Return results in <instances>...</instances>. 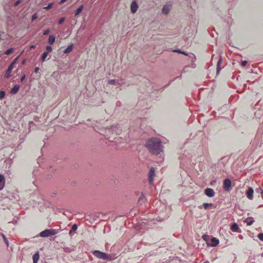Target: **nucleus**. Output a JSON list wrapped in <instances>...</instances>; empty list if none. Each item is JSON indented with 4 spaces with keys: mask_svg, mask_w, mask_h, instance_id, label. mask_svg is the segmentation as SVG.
Returning <instances> with one entry per match:
<instances>
[{
    "mask_svg": "<svg viewBox=\"0 0 263 263\" xmlns=\"http://www.w3.org/2000/svg\"><path fill=\"white\" fill-rule=\"evenodd\" d=\"M247 64V61H243L242 62H241V65L242 66L244 67Z\"/></svg>",
    "mask_w": 263,
    "mask_h": 263,
    "instance_id": "a19ab883",
    "label": "nucleus"
},
{
    "mask_svg": "<svg viewBox=\"0 0 263 263\" xmlns=\"http://www.w3.org/2000/svg\"><path fill=\"white\" fill-rule=\"evenodd\" d=\"M52 6V4H49L47 7H45V8L47 10L50 9Z\"/></svg>",
    "mask_w": 263,
    "mask_h": 263,
    "instance_id": "ea45409f",
    "label": "nucleus"
},
{
    "mask_svg": "<svg viewBox=\"0 0 263 263\" xmlns=\"http://www.w3.org/2000/svg\"><path fill=\"white\" fill-rule=\"evenodd\" d=\"M13 51V48H10L8 49H7L6 51H5V54H10V53H11Z\"/></svg>",
    "mask_w": 263,
    "mask_h": 263,
    "instance_id": "c85d7f7f",
    "label": "nucleus"
},
{
    "mask_svg": "<svg viewBox=\"0 0 263 263\" xmlns=\"http://www.w3.org/2000/svg\"><path fill=\"white\" fill-rule=\"evenodd\" d=\"M2 236L3 237V238L4 239V241L5 242V243L8 247L9 246V241H8V239H7L6 237L5 236V235L4 234H2Z\"/></svg>",
    "mask_w": 263,
    "mask_h": 263,
    "instance_id": "bb28decb",
    "label": "nucleus"
},
{
    "mask_svg": "<svg viewBox=\"0 0 263 263\" xmlns=\"http://www.w3.org/2000/svg\"><path fill=\"white\" fill-rule=\"evenodd\" d=\"M155 169L154 167H151L148 174V180L150 184H153V179L155 176Z\"/></svg>",
    "mask_w": 263,
    "mask_h": 263,
    "instance_id": "0eeeda50",
    "label": "nucleus"
},
{
    "mask_svg": "<svg viewBox=\"0 0 263 263\" xmlns=\"http://www.w3.org/2000/svg\"><path fill=\"white\" fill-rule=\"evenodd\" d=\"M47 52H51L52 50V47L50 46H47L46 47Z\"/></svg>",
    "mask_w": 263,
    "mask_h": 263,
    "instance_id": "c9c22d12",
    "label": "nucleus"
},
{
    "mask_svg": "<svg viewBox=\"0 0 263 263\" xmlns=\"http://www.w3.org/2000/svg\"><path fill=\"white\" fill-rule=\"evenodd\" d=\"M64 251L67 253H70L72 251V249L68 247L64 248Z\"/></svg>",
    "mask_w": 263,
    "mask_h": 263,
    "instance_id": "2f4dec72",
    "label": "nucleus"
},
{
    "mask_svg": "<svg viewBox=\"0 0 263 263\" xmlns=\"http://www.w3.org/2000/svg\"><path fill=\"white\" fill-rule=\"evenodd\" d=\"M25 78H26V76L24 74V75H23V76L21 77V81L22 82H23L24 81V80L25 79Z\"/></svg>",
    "mask_w": 263,
    "mask_h": 263,
    "instance_id": "37998d69",
    "label": "nucleus"
},
{
    "mask_svg": "<svg viewBox=\"0 0 263 263\" xmlns=\"http://www.w3.org/2000/svg\"><path fill=\"white\" fill-rule=\"evenodd\" d=\"M111 130L112 132H115L117 135H119L122 130V129L120 128V125L119 124L112 125L111 127Z\"/></svg>",
    "mask_w": 263,
    "mask_h": 263,
    "instance_id": "9d476101",
    "label": "nucleus"
},
{
    "mask_svg": "<svg viewBox=\"0 0 263 263\" xmlns=\"http://www.w3.org/2000/svg\"><path fill=\"white\" fill-rule=\"evenodd\" d=\"M5 92L4 90L0 91V99H3L5 96Z\"/></svg>",
    "mask_w": 263,
    "mask_h": 263,
    "instance_id": "7c9ffc66",
    "label": "nucleus"
},
{
    "mask_svg": "<svg viewBox=\"0 0 263 263\" xmlns=\"http://www.w3.org/2000/svg\"><path fill=\"white\" fill-rule=\"evenodd\" d=\"M209 236L207 235H203L202 238L205 241H207L208 239Z\"/></svg>",
    "mask_w": 263,
    "mask_h": 263,
    "instance_id": "4c0bfd02",
    "label": "nucleus"
},
{
    "mask_svg": "<svg viewBox=\"0 0 263 263\" xmlns=\"http://www.w3.org/2000/svg\"><path fill=\"white\" fill-rule=\"evenodd\" d=\"M145 146L151 154L155 155L159 154L163 148L162 141L158 138H152L148 139L146 142Z\"/></svg>",
    "mask_w": 263,
    "mask_h": 263,
    "instance_id": "f257e3e1",
    "label": "nucleus"
},
{
    "mask_svg": "<svg viewBox=\"0 0 263 263\" xmlns=\"http://www.w3.org/2000/svg\"><path fill=\"white\" fill-rule=\"evenodd\" d=\"M34 123L33 121H30L29 123V125H31V124H33Z\"/></svg>",
    "mask_w": 263,
    "mask_h": 263,
    "instance_id": "de8ad7c7",
    "label": "nucleus"
},
{
    "mask_svg": "<svg viewBox=\"0 0 263 263\" xmlns=\"http://www.w3.org/2000/svg\"><path fill=\"white\" fill-rule=\"evenodd\" d=\"M39 70H40L39 67H35L34 69V72L36 73H37L39 72Z\"/></svg>",
    "mask_w": 263,
    "mask_h": 263,
    "instance_id": "a18cd8bd",
    "label": "nucleus"
},
{
    "mask_svg": "<svg viewBox=\"0 0 263 263\" xmlns=\"http://www.w3.org/2000/svg\"><path fill=\"white\" fill-rule=\"evenodd\" d=\"M20 85H15L11 90L10 91V93L11 94H15L17 92V91H18L19 89H20Z\"/></svg>",
    "mask_w": 263,
    "mask_h": 263,
    "instance_id": "a211bd4d",
    "label": "nucleus"
},
{
    "mask_svg": "<svg viewBox=\"0 0 263 263\" xmlns=\"http://www.w3.org/2000/svg\"><path fill=\"white\" fill-rule=\"evenodd\" d=\"M258 190H260V193L261 194V197L263 199V190H262V189L259 187V188H257L256 190V192H257Z\"/></svg>",
    "mask_w": 263,
    "mask_h": 263,
    "instance_id": "58836bf2",
    "label": "nucleus"
},
{
    "mask_svg": "<svg viewBox=\"0 0 263 263\" xmlns=\"http://www.w3.org/2000/svg\"><path fill=\"white\" fill-rule=\"evenodd\" d=\"M16 60H17V58L14 59L8 66V69L5 73V78H9L10 77V76H11L10 73L11 72L12 70L14 68V65L15 64Z\"/></svg>",
    "mask_w": 263,
    "mask_h": 263,
    "instance_id": "423d86ee",
    "label": "nucleus"
},
{
    "mask_svg": "<svg viewBox=\"0 0 263 263\" xmlns=\"http://www.w3.org/2000/svg\"><path fill=\"white\" fill-rule=\"evenodd\" d=\"M174 52H178V53H183V51H182L180 49H175L174 50Z\"/></svg>",
    "mask_w": 263,
    "mask_h": 263,
    "instance_id": "c03bdc74",
    "label": "nucleus"
},
{
    "mask_svg": "<svg viewBox=\"0 0 263 263\" xmlns=\"http://www.w3.org/2000/svg\"><path fill=\"white\" fill-rule=\"evenodd\" d=\"M55 195H56V193H53L52 196L53 197V196H54Z\"/></svg>",
    "mask_w": 263,
    "mask_h": 263,
    "instance_id": "603ef678",
    "label": "nucleus"
},
{
    "mask_svg": "<svg viewBox=\"0 0 263 263\" xmlns=\"http://www.w3.org/2000/svg\"><path fill=\"white\" fill-rule=\"evenodd\" d=\"M231 230L234 232H241L238 225L236 223H233L231 226Z\"/></svg>",
    "mask_w": 263,
    "mask_h": 263,
    "instance_id": "f8f14e48",
    "label": "nucleus"
},
{
    "mask_svg": "<svg viewBox=\"0 0 263 263\" xmlns=\"http://www.w3.org/2000/svg\"><path fill=\"white\" fill-rule=\"evenodd\" d=\"M257 193H259L260 192V190H258V191L257 192Z\"/></svg>",
    "mask_w": 263,
    "mask_h": 263,
    "instance_id": "6e6d98bb",
    "label": "nucleus"
},
{
    "mask_svg": "<svg viewBox=\"0 0 263 263\" xmlns=\"http://www.w3.org/2000/svg\"><path fill=\"white\" fill-rule=\"evenodd\" d=\"M60 232L59 229H45L39 233L37 236L42 237H48L49 236H53Z\"/></svg>",
    "mask_w": 263,
    "mask_h": 263,
    "instance_id": "7ed1b4c3",
    "label": "nucleus"
},
{
    "mask_svg": "<svg viewBox=\"0 0 263 263\" xmlns=\"http://www.w3.org/2000/svg\"><path fill=\"white\" fill-rule=\"evenodd\" d=\"M182 54H184V55H187L185 52L183 51V53H181Z\"/></svg>",
    "mask_w": 263,
    "mask_h": 263,
    "instance_id": "3c124183",
    "label": "nucleus"
},
{
    "mask_svg": "<svg viewBox=\"0 0 263 263\" xmlns=\"http://www.w3.org/2000/svg\"><path fill=\"white\" fill-rule=\"evenodd\" d=\"M107 83L109 85H117V80H114V79H112V80H109L108 81V82Z\"/></svg>",
    "mask_w": 263,
    "mask_h": 263,
    "instance_id": "a878e982",
    "label": "nucleus"
},
{
    "mask_svg": "<svg viewBox=\"0 0 263 263\" xmlns=\"http://www.w3.org/2000/svg\"><path fill=\"white\" fill-rule=\"evenodd\" d=\"M31 48H34V46H31Z\"/></svg>",
    "mask_w": 263,
    "mask_h": 263,
    "instance_id": "4d7b16f0",
    "label": "nucleus"
},
{
    "mask_svg": "<svg viewBox=\"0 0 263 263\" xmlns=\"http://www.w3.org/2000/svg\"><path fill=\"white\" fill-rule=\"evenodd\" d=\"M38 16L36 13H34L32 15L31 17V21L33 22L37 18Z\"/></svg>",
    "mask_w": 263,
    "mask_h": 263,
    "instance_id": "473e14b6",
    "label": "nucleus"
},
{
    "mask_svg": "<svg viewBox=\"0 0 263 263\" xmlns=\"http://www.w3.org/2000/svg\"><path fill=\"white\" fill-rule=\"evenodd\" d=\"M83 9V6L81 5L76 10L75 12V15H79L82 11V10Z\"/></svg>",
    "mask_w": 263,
    "mask_h": 263,
    "instance_id": "5701e85b",
    "label": "nucleus"
},
{
    "mask_svg": "<svg viewBox=\"0 0 263 263\" xmlns=\"http://www.w3.org/2000/svg\"><path fill=\"white\" fill-rule=\"evenodd\" d=\"M65 21V18L64 17H61L59 20V24H62Z\"/></svg>",
    "mask_w": 263,
    "mask_h": 263,
    "instance_id": "e433bc0d",
    "label": "nucleus"
},
{
    "mask_svg": "<svg viewBox=\"0 0 263 263\" xmlns=\"http://www.w3.org/2000/svg\"><path fill=\"white\" fill-rule=\"evenodd\" d=\"M47 55H48V52H44V53L42 54V61L43 62L45 61L46 58L47 57Z\"/></svg>",
    "mask_w": 263,
    "mask_h": 263,
    "instance_id": "cd10ccee",
    "label": "nucleus"
},
{
    "mask_svg": "<svg viewBox=\"0 0 263 263\" xmlns=\"http://www.w3.org/2000/svg\"><path fill=\"white\" fill-rule=\"evenodd\" d=\"M40 257L39 252H37L33 255L32 259L33 263H37Z\"/></svg>",
    "mask_w": 263,
    "mask_h": 263,
    "instance_id": "f3484780",
    "label": "nucleus"
},
{
    "mask_svg": "<svg viewBox=\"0 0 263 263\" xmlns=\"http://www.w3.org/2000/svg\"><path fill=\"white\" fill-rule=\"evenodd\" d=\"M37 173V171H34L32 173V175H33V177H35V173Z\"/></svg>",
    "mask_w": 263,
    "mask_h": 263,
    "instance_id": "49530a36",
    "label": "nucleus"
},
{
    "mask_svg": "<svg viewBox=\"0 0 263 263\" xmlns=\"http://www.w3.org/2000/svg\"><path fill=\"white\" fill-rule=\"evenodd\" d=\"M145 200V197L143 194H141L138 200V204H142Z\"/></svg>",
    "mask_w": 263,
    "mask_h": 263,
    "instance_id": "393cba45",
    "label": "nucleus"
},
{
    "mask_svg": "<svg viewBox=\"0 0 263 263\" xmlns=\"http://www.w3.org/2000/svg\"><path fill=\"white\" fill-rule=\"evenodd\" d=\"M239 237L240 238V239H242L243 238V237L242 235H239Z\"/></svg>",
    "mask_w": 263,
    "mask_h": 263,
    "instance_id": "8fccbe9b",
    "label": "nucleus"
},
{
    "mask_svg": "<svg viewBox=\"0 0 263 263\" xmlns=\"http://www.w3.org/2000/svg\"><path fill=\"white\" fill-rule=\"evenodd\" d=\"M219 241L218 239H217L216 237H212L211 239L210 246L212 247H216L219 244Z\"/></svg>",
    "mask_w": 263,
    "mask_h": 263,
    "instance_id": "4468645a",
    "label": "nucleus"
},
{
    "mask_svg": "<svg viewBox=\"0 0 263 263\" xmlns=\"http://www.w3.org/2000/svg\"><path fill=\"white\" fill-rule=\"evenodd\" d=\"M245 221L247 223V225L251 226L253 224L254 221L253 220L252 218L250 217L249 218L246 219Z\"/></svg>",
    "mask_w": 263,
    "mask_h": 263,
    "instance_id": "b1692460",
    "label": "nucleus"
},
{
    "mask_svg": "<svg viewBox=\"0 0 263 263\" xmlns=\"http://www.w3.org/2000/svg\"><path fill=\"white\" fill-rule=\"evenodd\" d=\"M13 2L8 1V3L5 5L4 8L6 11L9 12L11 14L13 13L18 14L21 10H18L16 7L21 4L22 1H15L14 3Z\"/></svg>",
    "mask_w": 263,
    "mask_h": 263,
    "instance_id": "f03ea898",
    "label": "nucleus"
},
{
    "mask_svg": "<svg viewBox=\"0 0 263 263\" xmlns=\"http://www.w3.org/2000/svg\"><path fill=\"white\" fill-rule=\"evenodd\" d=\"M50 32V29H46V30H44V32H43V35H48Z\"/></svg>",
    "mask_w": 263,
    "mask_h": 263,
    "instance_id": "72a5a7b5",
    "label": "nucleus"
},
{
    "mask_svg": "<svg viewBox=\"0 0 263 263\" xmlns=\"http://www.w3.org/2000/svg\"><path fill=\"white\" fill-rule=\"evenodd\" d=\"M138 6L136 1H132V3L130 5V10L131 12L133 13H135L138 9Z\"/></svg>",
    "mask_w": 263,
    "mask_h": 263,
    "instance_id": "9b49d317",
    "label": "nucleus"
},
{
    "mask_svg": "<svg viewBox=\"0 0 263 263\" xmlns=\"http://www.w3.org/2000/svg\"><path fill=\"white\" fill-rule=\"evenodd\" d=\"M55 40V37L53 35H50L48 39V43L50 45H52Z\"/></svg>",
    "mask_w": 263,
    "mask_h": 263,
    "instance_id": "412c9836",
    "label": "nucleus"
},
{
    "mask_svg": "<svg viewBox=\"0 0 263 263\" xmlns=\"http://www.w3.org/2000/svg\"><path fill=\"white\" fill-rule=\"evenodd\" d=\"M204 263H209V261H205Z\"/></svg>",
    "mask_w": 263,
    "mask_h": 263,
    "instance_id": "5fc2aeb1",
    "label": "nucleus"
},
{
    "mask_svg": "<svg viewBox=\"0 0 263 263\" xmlns=\"http://www.w3.org/2000/svg\"><path fill=\"white\" fill-rule=\"evenodd\" d=\"M66 1H60V4H63L64 2H65Z\"/></svg>",
    "mask_w": 263,
    "mask_h": 263,
    "instance_id": "09e8293b",
    "label": "nucleus"
},
{
    "mask_svg": "<svg viewBox=\"0 0 263 263\" xmlns=\"http://www.w3.org/2000/svg\"><path fill=\"white\" fill-rule=\"evenodd\" d=\"M171 5H170L168 4H165L162 9V13L165 15L169 13L170 11L171 10Z\"/></svg>",
    "mask_w": 263,
    "mask_h": 263,
    "instance_id": "1a4fd4ad",
    "label": "nucleus"
},
{
    "mask_svg": "<svg viewBox=\"0 0 263 263\" xmlns=\"http://www.w3.org/2000/svg\"><path fill=\"white\" fill-rule=\"evenodd\" d=\"M181 77V76H178V77H176L174 79L172 80V81H171L168 85H170L173 81H174L175 79H177V78H180Z\"/></svg>",
    "mask_w": 263,
    "mask_h": 263,
    "instance_id": "79ce46f5",
    "label": "nucleus"
},
{
    "mask_svg": "<svg viewBox=\"0 0 263 263\" xmlns=\"http://www.w3.org/2000/svg\"><path fill=\"white\" fill-rule=\"evenodd\" d=\"M25 63V60H23V62H22V64H24V63Z\"/></svg>",
    "mask_w": 263,
    "mask_h": 263,
    "instance_id": "864d4df0",
    "label": "nucleus"
},
{
    "mask_svg": "<svg viewBox=\"0 0 263 263\" xmlns=\"http://www.w3.org/2000/svg\"><path fill=\"white\" fill-rule=\"evenodd\" d=\"M78 229V226L76 224H73L72 226L71 230L69 231V234L70 235H72L73 234V232L76 231Z\"/></svg>",
    "mask_w": 263,
    "mask_h": 263,
    "instance_id": "6ab92c4d",
    "label": "nucleus"
},
{
    "mask_svg": "<svg viewBox=\"0 0 263 263\" xmlns=\"http://www.w3.org/2000/svg\"><path fill=\"white\" fill-rule=\"evenodd\" d=\"M223 189L226 191L229 192L232 189V182L230 179L227 178L223 181Z\"/></svg>",
    "mask_w": 263,
    "mask_h": 263,
    "instance_id": "39448f33",
    "label": "nucleus"
},
{
    "mask_svg": "<svg viewBox=\"0 0 263 263\" xmlns=\"http://www.w3.org/2000/svg\"><path fill=\"white\" fill-rule=\"evenodd\" d=\"M92 254L96 257L106 260H110L112 259L110 254L101 252L99 250H95L92 252Z\"/></svg>",
    "mask_w": 263,
    "mask_h": 263,
    "instance_id": "20e7f679",
    "label": "nucleus"
},
{
    "mask_svg": "<svg viewBox=\"0 0 263 263\" xmlns=\"http://www.w3.org/2000/svg\"><path fill=\"white\" fill-rule=\"evenodd\" d=\"M125 82L122 80H117V85L122 86V85L124 84Z\"/></svg>",
    "mask_w": 263,
    "mask_h": 263,
    "instance_id": "c756f323",
    "label": "nucleus"
},
{
    "mask_svg": "<svg viewBox=\"0 0 263 263\" xmlns=\"http://www.w3.org/2000/svg\"><path fill=\"white\" fill-rule=\"evenodd\" d=\"M222 58L221 57V56L220 57L218 62H217V70H216V73L217 74H218L219 72L220 71L221 68H220V65L222 63Z\"/></svg>",
    "mask_w": 263,
    "mask_h": 263,
    "instance_id": "2eb2a0df",
    "label": "nucleus"
},
{
    "mask_svg": "<svg viewBox=\"0 0 263 263\" xmlns=\"http://www.w3.org/2000/svg\"><path fill=\"white\" fill-rule=\"evenodd\" d=\"M5 185V177L4 175L0 174V191L2 190Z\"/></svg>",
    "mask_w": 263,
    "mask_h": 263,
    "instance_id": "dca6fc26",
    "label": "nucleus"
},
{
    "mask_svg": "<svg viewBox=\"0 0 263 263\" xmlns=\"http://www.w3.org/2000/svg\"><path fill=\"white\" fill-rule=\"evenodd\" d=\"M253 193L254 190L253 188L249 187L246 192V196L248 199L252 200L253 199Z\"/></svg>",
    "mask_w": 263,
    "mask_h": 263,
    "instance_id": "ddd939ff",
    "label": "nucleus"
},
{
    "mask_svg": "<svg viewBox=\"0 0 263 263\" xmlns=\"http://www.w3.org/2000/svg\"><path fill=\"white\" fill-rule=\"evenodd\" d=\"M73 47V44H70L65 49L64 52L65 53H70L72 51Z\"/></svg>",
    "mask_w": 263,
    "mask_h": 263,
    "instance_id": "aec40b11",
    "label": "nucleus"
},
{
    "mask_svg": "<svg viewBox=\"0 0 263 263\" xmlns=\"http://www.w3.org/2000/svg\"><path fill=\"white\" fill-rule=\"evenodd\" d=\"M258 238L261 241H263V233H261L258 235Z\"/></svg>",
    "mask_w": 263,
    "mask_h": 263,
    "instance_id": "f704fd0d",
    "label": "nucleus"
},
{
    "mask_svg": "<svg viewBox=\"0 0 263 263\" xmlns=\"http://www.w3.org/2000/svg\"><path fill=\"white\" fill-rule=\"evenodd\" d=\"M213 205L212 203H204L202 205L199 206L200 209L203 206L205 210L208 209L209 207H212Z\"/></svg>",
    "mask_w": 263,
    "mask_h": 263,
    "instance_id": "4be33fe9",
    "label": "nucleus"
},
{
    "mask_svg": "<svg viewBox=\"0 0 263 263\" xmlns=\"http://www.w3.org/2000/svg\"><path fill=\"white\" fill-rule=\"evenodd\" d=\"M204 194L209 197H213L215 196V193L213 189L206 188L204 190Z\"/></svg>",
    "mask_w": 263,
    "mask_h": 263,
    "instance_id": "6e6552de",
    "label": "nucleus"
}]
</instances>
